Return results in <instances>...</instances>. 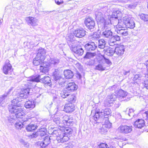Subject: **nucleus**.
Segmentation results:
<instances>
[{
  "instance_id": "59",
  "label": "nucleus",
  "mask_w": 148,
  "mask_h": 148,
  "mask_svg": "<svg viewBox=\"0 0 148 148\" xmlns=\"http://www.w3.org/2000/svg\"><path fill=\"white\" fill-rule=\"evenodd\" d=\"M38 132L34 133H33L31 136V138H36L38 136Z\"/></svg>"
},
{
  "instance_id": "48",
  "label": "nucleus",
  "mask_w": 148,
  "mask_h": 148,
  "mask_svg": "<svg viewBox=\"0 0 148 148\" xmlns=\"http://www.w3.org/2000/svg\"><path fill=\"white\" fill-rule=\"evenodd\" d=\"M23 126V124L20 121L17 122L15 124V127L17 129H21Z\"/></svg>"
},
{
  "instance_id": "30",
  "label": "nucleus",
  "mask_w": 148,
  "mask_h": 148,
  "mask_svg": "<svg viewBox=\"0 0 148 148\" xmlns=\"http://www.w3.org/2000/svg\"><path fill=\"white\" fill-rule=\"evenodd\" d=\"M60 62L59 60L57 58H51L49 61V64L52 66L57 65Z\"/></svg>"
},
{
  "instance_id": "19",
  "label": "nucleus",
  "mask_w": 148,
  "mask_h": 148,
  "mask_svg": "<svg viewBox=\"0 0 148 148\" xmlns=\"http://www.w3.org/2000/svg\"><path fill=\"white\" fill-rule=\"evenodd\" d=\"M64 109V111L66 112L70 113L73 112L75 108L73 104L69 103L65 105Z\"/></svg>"
},
{
  "instance_id": "62",
  "label": "nucleus",
  "mask_w": 148,
  "mask_h": 148,
  "mask_svg": "<svg viewBox=\"0 0 148 148\" xmlns=\"http://www.w3.org/2000/svg\"><path fill=\"white\" fill-rule=\"evenodd\" d=\"M46 129L45 127H42L40 128V129L38 130V131L37 132H46Z\"/></svg>"
},
{
  "instance_id": "35",
  "label": "nucleus",
  "mask_w": 148,
  "mask_h": 148,
  "mask_svg": "<svg viewBox=\"0 0 148 148\" xmlns=\"http://www.w3.org/2000/svg\"><path fill=\"white\" fill-rule=\"evenodd\" d=\"M19 98L18 97H16L11 101V105L9 107H13L14 106H20L19 104L18 103L19 102Z\"/></svg>"
},
{
  "instance_id": "64",
  "label": "nucleus",
  "mask_w": 148,
  "mask_h": 148,
  "mask_svg": "<svg viewBox=\"0 0 148 148\" xmlns=\"http://www.w3.org/2000/svg\"><path fill=\"white\" fill-rule=\"evenodd\" d=\"M113 36L114 38L117 41H119L120 40V37L119 36L116 35Z\"/></svg>"
},
{
  "instance_id": "37",
  "label": "nucleus",
  "mask_w": 148,
  "mask_h": 148,
  "mask_svg": "<svg viewBox=\"0 0 148 148\" xmlns=\"http://www.w3.org/2000/svg\"><path fill=\"white\" fill-rule=\"evenodd\" d=\"M67 101L70 103H75L76 100V97L74 95L70 94L68 96Z\"/></svg>"
},
{
  "instance_id": "8",
  "label": "nucleus",
  "mask_w": 148,
  "mask_h": 148,
  "mask_svg": "<svg viewBox=\"0 0 148 148\" xmlns=\"http://www.w3.org/2000/svg\"><path fill=\"white\" fill-rule=\"evenodd\" d=\"M123 21L124 23L127 27L131 29H133L135 27V23L132 17H125Z\"/></svg>"
},
{
  "instance_id": "46",
  "label": "nucleus",
  "mask_w": 148,
  "mask_h": 148,
  "mask_svg": "<svg viewBox=\"0 0 148 148\" xmlns=\"http://www.w3.org/2000/svg\"><path fill=\"white\" fill-rule=\"evenodd\" d=\"M138 3L136 2H134V3H132L130 4H127L126 5L127 7L130 9L134 8L136 6Z\"/></svg>"
},
{
  "instance_id": "51",
  "label": "nucleus",
  "mask_w": 148,
  "mask_h": 148,
  "mask_svg": "<svg viewBox=\"0 0 148 148\" xmlns=\"http://www.w3.org/2000/svg\"><path fill=\"white\" fill-rule=\"evenodd\" d=\"M134 110L132 109H129V111L128 113V115L131 117L134 116L135 114L134 113Z\"/></svg>"
},
{
  "instance_id": "5",
  "label": "nucleus",
  "mask_w": 148,
  "mask_h": 148,
  "mask_svg": "<svg viewBox=\"0 0 148 148\" xmlns=\"http://www.w3.org/2000/svg\"><path fill=\"white\" fill-rule=\"evenodd\" d=\"M64 133H62L57 136L56 139L58 143H64L68 141L69 138L67 136V134H71L72 130L69 127L66 128L64 130Z\"/></svg>"
},
{
  "instance_id": "25",
  "label": "nucleus",
  "mask_w": 148,
  "mask_h": 148,
  "mask_svg": "<svg viewBox=\"0 0 148 148\" xmlns=\"http://www.w3.org/2000/svg\"><path fill=\"white\" fill-rule=\"evenodd\" d=\"M103 51L104 53L108 56H112L115 53V50L110 47H106Z\"/></svg>"
},
{
  "instance_id": "52",
  "label": "nucleus",
  "mask_w": 148,
  "mask_h": 148,
  "mask_svg": "<svg viewBox=\"0 0 148 148\" xmlns=\"http://www.w3.org/2000/svg\"><path fill=\"white\" fill-rule=\"evenodd\" d=\"M99 37V34H97L96 32L94 33L92 37V40H95L97 38H98Z\"/></svg>"
},
{
  "instance_id": "49",
  "label": "nucleus",
  "mask_w": 148,
  "mask_h": 148,
  "mask_svg": "<svg viewBox=\"0 0 148 148\" xmlns=\"http://www.w3.org/2000/svg\"><path fill=\"white\" fill-rule=\"evenodd\" d=\"M40 70L41 72L45 73L48 71L49 68L47 67L42 68V67H40Z\"/></svg>"
},
{
  "instance_id": "50",
  "label": "nucleus",
  "mask_w": 148,
  "mask_h": 148,
  "mask_svg": "<svg viewBox=\"0 0 148 148\" xmlns=\"http://www.w3.org/2000/svg\"><path fill=\"white\" fill-rule=\"evenodd\" d=\"M53 101L55 104L58 105L60 103V101L59 100L58 97H54L53 99Z\"/></svg>"
},
{
  "instance_id": "34",
  "label": "nucleus",
  "mask_w": 148,
  "mask_h": 148,
  "mask_svg": "<svg viewBox=\"0 0 148 148\" xmlns=\"http://www.w3.org/2000/svg\"><path fill=\"white\" fill-rule=\"evenodd\" d=\"M117 98L116 95L114 94H111V95L108 96L107 97V101H108L109 104L112 103L113 101L116 100Z\"/></svg>"
},
{
  "instance_id": "42",
  "label": "nucleus",
  "mask_w": 148,
  "mask_h": 148,
  "mask_svg": "<svg viewBox=\"0 0 148 148\" xmlns=\"http://www.w3.org/2000/svg\"><path fill=\"white\" fill-rule=\"evenodd\" d=\"M69 91L67 90L66 89L65 90H63L61 91L60 94L61 97L63 98H65L68 97L70 94L68 93Z\"/></svg>"
},
{
  "instance_id": "2",
  "label": "nucleus",
  "mask_w": 148,
  "mask_h": 148,
  "mask_svg": "<svg viewBox=\"0 0 148 148\" xmlns=\"http://www.w3.org/2000/svg\"><path fill=\"white\" fill-rule=\"evenodd\" d=\"M9 110L10 113L13 114L17 119H21L23 121L25 122L27 120L25 118V113L21 106H14L13 107H9Z\"/></svg>"
},
{
  "instance_id": "41",
  "label": "nucleus",
  "mask_w": 148,
  "mask_h": 148,
  "mask_svg": "<svg viewBox=\"0 0 148 148\" xmlns=\"http://www.w3.org/2000/svg\"><path fill=\"white\" fill-rule=\"evenodd\" d=\"M13 115V114L11 113L10 116L8 117V121L10 123H14L17 119L16 118H15V116Z\"/></svg>"
},
{
  "instance_id": "54",
  "label": "nucleus",
  "mask_w": 148,
  "mask_h": 148,
  "mask_svg": "<svg viewBox=\"0 0 148 148\" xmlns=\"http://www.w3.org/2000/svg\"><path fill=\"white\" fill-rule=\"evenodd\" d=\"M143 117L146 120L148 121V111L145 112L143 113Z\"/></svg>"
},
{
  "instance_id": "58",
  "label": "nucleus",
  "mask_w": 148,
  "mask_h": 148,
  "mask_svg": "<svg viewBox=\"0 0 148 148\" xmlns=\"http://www.w3.org/2000/svg\"><path fill=\"white\" fill-rule=\"evenodd\" d=\"M108 44L110 46H113L116 44L115 43V42L113 41L112 39H110L108 42Z\"/></svg>"
},
{
  "instance_id": "20",
  "label": "nucleus",
  "mask_w": 148,
  "mask_h": 148,
  "mask_svg": "<svg viewBox=\"0 0 148 148\" xmlns=\"http://www.w3.org/2000/svg\"><path fill=\"white\" fill-rule=\"evenodd\" d=\"M29 78H28V81H29V82H28L27 83V85H28V88H24L23 90L22 91L23 92V93H25V94L27 95H28L30 94V95H31V94H30L32 92H30L32 91V88H31V86H32L31 85V82H32L30 81L29 80Z\"/></svg>"
},
{
  "instance_id": "27",
  "label": "nucleus",
  "mask_w": 148,
  "mask_h": 148,
  "mask_svg": "<svg viewBox=\"0 0 148 148\" xmlns=\"http://www.w3.org/2000/svg\"><path fill=\"white\" fill-rule=\"evenodd\" d=\"M121 15V12L117 10L113 12L112 15V18L116 19V21L119 22L118 18H120Z\"/></svg>"
},
{
  "instance_id": "39",
  "label": "nucleus",
  "mask_w": 148,
  "mask_h": 148,
  "mask_svg": "<svg viewBox=\"0 0 148 148\" xmlns=\"http://www.w3.org/2000/svg\"><path fill=\"white\" fill-rule=\"evenodd\" d=\"M106 43L105 41L103 39L99 40L98 47L101 49H103L105 47Z\"/></svg>"
},
{
  "instance_id": "53",
  "label": "nucleus",
  "mask_w": 148,
  "mask_h": 148,
  "mask_svg": "<svg viewBox=\"0 0 148 148\" xmlns=\"http://www.w3.org/2000/svg\"><path fill=\"white\" fill-rule=\"evenodd\" d=\"M108 146L107 144L105 143H101L98 145L99 148H108Z\"/></svg>"
},
{
  "instance_id": "14",
  "label": "nucleus",
  "mask_w": 148,
  "mask_h": 148,
  "mask_svg": "<svg viewBox=\"0 0 148 148\" xmlns=\"http://www.w3.org/2000/svg\"><path fill=\"white\" fill-rule=\"evenodd\" d=\"M103 124H101V123H99L98 124L100 125H102V127L99 128V132H100L101 134H104L107 132V128H109L111 126L112 123H110V127H108L106 126V125H108V123H106V121H102Z\"/></svg>"
},
{
  "instance_id": "18",
  "label": "nucleus",
  "mask_w": 148,
  "mask_h": 148,
  "mask_svg": "<svg viewBox=\"0 0 148 148\" xmlns=\"http://www.w3.org/2000/svg\"><path fill=\"white\" fill-rule=\"evenodd\" d=\"M62 121L64 125L69 126L71 124H73V121L72 118L67 115L64 116L63 118Z\"/></svg>"
},
{
  "instance_id": "29",
  "label": "nucleus",
  "mask_w": 148,
  "mask_h": 148,
  "mask_svg": "<svg viewBox=\"0 0 148 148\" xmlns=\"http://www.w3.org/2000/svg\"><path fill=\"white\" fill-rule=\"evenodd\" d=\"M64 73L65 78L68 79L72 78L74 75L73 72L70 70L64 71Z\"/></svg>"
},
{
  "instance_id": "22",
  "label": "nucleus",
  "mask_w": 148,
  "mask_h": 148,
  "mask_svg": "<svg viewBox=\"0 0 148 148\" xmlns=\"http://www.w3.org/2000/svg\"><path fill=\"white\" fill-rule=\"evenodd\" d=\"M53 78L55 81L59 80V83L60 84L62 85L64 82V81L59 74H57L56 71L53 73Z\"/></svg>"
},
{
  "instance_id": "32",
  "label": "nucleus",
  "mask_w": 148,
  "mask_h": 148,
  "mask_svg": "<svg viewBox=\"0 0 148 148\" xmlns=\"http://www.w3.org/2000/svg\"><path fill=\"white\" fill-rule=\"evenodd\" d=\"M140 18L144 21L146 24H148V15L142 13H140L139 14Z\"/></svg>"
},
{
  "instance_id": "24",
  "label": "nucleus",
  "mask_w": 148,
  "mask_h": 148,
  "mask_svg": "<svg viewBox=\"0 0 148 148\" xmlns=\"http://www.w3.org/2000/svg\"><path fill=\"white\" fill-rule=\"evenodd\" d=\"M46 52L43 48H40L39 49L38 52L37 54V56L40 57L42 60H44L45 58Z\"/></svg>"
},
{
  "instance_id": "40",
  "label": "nucleus",
  "mask_w": 148,
  "mask_h": 148,
  "mask_svg": "<svg viewBox=\"0 0 148 148\" xmlns=\"http://www.w3.org/2000/svg\"><path fill=\"white\" fill-rule=\"evenodd\" d=\"M7 95L8 94H5L0 96V106H2V105L5 103Z\"/></svg>"
},
{
  "instance_id": "36",
  "label": "nucleus",
  "mask_w": 148,
  "mask_h": 148,
  "mask_svg": "<svg viewBox=\"0 0 148 148\" xmlns=\"http://www.w3.org/2000/svg\"><path fill=\"white\" fill-rule=\"evenodd\" d=\"M117 95L120 98H124L127 95V92L122 90H119L118 92Z\"/></svg>"
},
{
  "instance_id": "16",
  "label": "nucleus",
  "mask_w": 148,
  "mask_h": 148,
  "mask_svg": "<svg viewBox=\"0 0 148 148\" xmlns=\"http://www.w3.org/2000/svg\"><path fill=\"white\" fill-rule=\"evenodd\" d=\"M124 52L125 47L124 45H119L115 49V53L118 56H122L124 54Z\"/></svg>"
},
{
  "instance_id": "7",
  "label": "nucleus",
  "mask_w": 148,
  "mask_h": 148,
  "mask_svg": "<svg viewBox=\"0 0 148 148\" xmlns=\"http://www.w3.org/2000/svg\"><path fill=\"white\" fill-rule=\"evenodd\" d=\"M118 131L123 134H127L130 133L132 130V126L127 125H121L117 129Z\"/></svg>"
},
{
  "instance_id": "55",
  "label": "nucleus",
  "mask_w": 148,
  "mask_h": 148,
  "mask_svg": "<svg viewBox=\"0 0 148 148\" xmlns=\"http://www.w3.org/2000/svg\"><path fill=\"white\" fill-rule=\"evenodd\" d=\"M26 95L25 94V93H23L22 91L21 93H20L17 96L18 97H19V98L20 97L23 98H25L27 97Z\"/></svg>"
},
{
  "instance_id": "4",
  "label": "nucleus",
  "mask_w": 148,
  "mask_h": 148,
  "mask_svg": "<svg viewBox=\"0 0 148 148\" xmlns=\"http://www.w3.org/2000/svg\"><path fill=\"white\" fill-rule=\"evenodd\" d=\"M77 42L76 40H71L68 42V44L71 50L78 56H82L84 53V50L82 48L77 47Z\"/></svg>"
},
{
  "instance_id": "15",
  "label": "nucleus",
  "mask_w": 148,
  "mask_h": 148,
  "mask_svg": "<svg viewBox=\"0 0 148 148\" xmlns=\"http://www.w3.org/2000/svg\"><path fill=\"white\" fill-rule=\"evenodd\" d=\"M84 47L86 50L90 51L94 50L97 48V46L92 42L86 44Z\"/></svg>"
},
{
  "instance_id": "33",
  "label": "nucleus",
  "mask_w": 148,
  "mask_h": 148,
  "mask_svg": "<svg viewBox=\"0 0 148 148\" xmlns=\"http://www.w3.org/2000/svg\"><path fill=\"white\" fill-rule=\"evenodd\" d=\"M44 60H42L40 57L38 56L35 58L33 60V64L35 66H38L42 63Z\"/></svg>"
},
{
  "instance_id": "1",
  "label": "nucleus",
  "mask_w": 148,
  "mask_h": 148,
  "mask_svg": "<svg viewBox=\"0 0 148 148\" xmlns=\"http://www.w3.org/2000/svg\"><path fill=\"white\" fill-rule=\"evenodd\" d=\"M111 113V110L109 108H106L104 110H102L101 111L99 109H97L95 114L94 116V119L95 121L99 119H103V121H106L108 125L106 126L109 127L110 126V123L108 120V117Z\"/></svg>"
},
{
  "instance_id": "43",
  "label": "nucleus",
  "mask_w": 148,
  "mask_h": 148,
  "mask_svg": "<svg viewBox=\"0 0 148 148\" xmlns=\"http://www.w3.org/2000/svg\"><path fill=\"white\" fill-rule=\"evenodd\" d=\"M62 117H61V118ZM53 121L57 125L59 124L61 122V120L60 117L55 116L53 118Z\"/></svg>"
},
{
  "instance_id": "31",
  "label": "nucleus",
  "mask_w": 148,
  "mask_h": 148,
  "mask_svg": "<svg viewBox=\"0 0 148 148\" xmlns=\"http://www.w3.org/2000/svg\"><path fill=\"white\" fill-rule=\"evenodd\" d=\"M37 128L36 125L30 123L26 127V129L27 131L30 132L36 129Z\"/></svg>"
},
{
  "instance_id": "61",
  "label": "nucleus",
  "mask_w": 148,
  "mask_h": 148,
  "mask_svg": "<svg viewBox=\"0 0 148 148\" xmlns=\"http://www.w3.org/2000/svg\"><path fill=\"white\" fill-rule=\"evenodd\" d=\"M55 2L58 5H60L63 3V1L62 0H55Z\"/></svg>"
},
{
  "instance_id": "45",
  "label": "nucleus",
  "mask_w": 148,
  "mask_h": 148,
  "mask_svg": "<svg viewBox=\"0 0 148 148\" xmlns=\"http://www.w3.org/2000/svg\"><path fill=\"white\" fill-rule=\"evenodd\" d=\"M95 69L99 71H102L105 70V68L103 67L102 64H99L96 66Z\"/></svg>"
},
{
  "instance_id": "10",
  "label": "nucleus",
  "mask_w": 148,
  "mask_h": 148,
  "mask_svg": "<svg viewBox=\"0 0 148 148\" xmlns=\"http://www.w3.org/2000/svg\"><path fill=\"white\" fill-rule=\"evenodd\" d=\"M107 25H103V26H104V29L103 30L102 35L104 37L110 38L112 36V33L110 30L106 28ZM101 27L102 29L103 27Z\"/></svg>"
},
{
  "instance_id": "23",
  "label": "nucleus",
  "mask_w": 148,
  "mask_h": 148,
  "mask_svg": "<svg viewBox=\"0 0 148 148\" xmlns=\"http://www.w3.org/2000/svg\"><path fill=\"white\" fill-rule=\"evenodd\" d=\"M66 89L69 92L76 90L77 89V86L74 82L69 83L66 86Z\"/></svg>"
},
{
  "instance_id": "44",
  "label": "nucleus",
  "mask_w": 148,
  "mask_h": 148,
  "mask_svg": "<svg viewBox=\"0 0 148 148\" xmlns=\"http://www.w3.org/2000/svg\"><path fill=\"white\" fill-rule=\"evenodd\" d=\"M19 141L25 147L28 148L29 146V144L27 142H25L22 139L19 140Z\"/></svg>"
},
{
  "instance_id": "21",
  "label": "nucleus",
  "mask_w": 148,
  "mask_h": 148,
  "mask_svg": "<svg viewBox=\"0 0 148 148\" xmlns=\"http://www.w3.org/2000/svg\"><path fill=\"white\" fill-rule=\"evenodd\" d=\"M145 125V121L142 119H138L135 122L134 126L135 127L141 128Z\"/></svg>"
},
{
  "instance_id": "11",
  "label": "nucleus",
  "mask_w": 148,
  "mask_h": 148,
  "mask_svg": "<svg viewBox=\"0 0 148 148\" xmlns=\"http://www.w3.org/2000/svg\"><path fill=\"white\" fill-rule=\"evenodd\" d=\"M50 143V138L47 137L42 142H38L37 144L40 145V148H49L48 145Z\"/></svg>"
},
{
  "instance_id": "13",
  "label": "nucleus",
  "mask_w": 148,
  "mask_h": 148,
  "mask_svg": "<svg viewBox=\"0 0 148 148\" xmlns=\"http://www.w3.org/2000/svg\"><path fill=\"white\" fill-rule=\"evenodd\" d=\"M73 34L76 37L81 38L86 35V31L83 29H77L73 32Z\"/></svg>"
},
{
  "instance_id": "6",
  "label": "nucleus",
  "mask_w": 148,
  "mask_h": 148,
  "mask_svg": "<svg viewBox=\"0 0 148 148\" xmlns=\"http://www.w3.org/2000/svg\"><path fill=\"white\" fill-rule=\"evenodd\" d=\"M96 19L98 23V27H99L100 25H106L110 24V21L109 19L107 21H106L103 16V15L101 12H97L96 14ZM100 28H101V26Z\"/></svg>"
},
{
  "instance_id": "60",
  "label": "nucleus",
  "mask_w": 148,
  "mask_h": 148,
  "mask_svg": "<svg viewBox=\"0 0 148 148\" xmlns=\"http://www.w3.org/2000/svg\"><path fill=\"white\" fill-rule=\"evenodd\" d=\"M144 87L148 89V79L145 80L143 83Z\"/></svg>"
},
{
  "instance_id": "56",
  "label": "nucleus",
  "mask_w": 148,
  "mask_h": 148,
  "mask_svg": "<svg viewBox=\"0 0 148 148\" xmlns=\"http://www.w3.org/2000/svg\"><path fill=\"white\" fill-rule=\"evenodd\" d=\"M40 67H42V68H45L46 67H47L49 68V65L48 64L47 62H42L41 64Z\"/></svg>"
},
{
  "instance_id": "47",
  "label": "nucleus",
  "mask_w": 148,
  "mask_h": 148,
  "mask_svg": "<svg viewBox=\"0 0 148 148\" xmlns=\"http://www.w3.org/2000/svg\"><path fill=\"white\" fill-rule=\"evenodd\" d=\"M142 76L139 74H137L135 75L134 77L133 78V80L135 82L137 83L136 82H135V80H140L142 79Z\"/></svg>"
},
{
  "instance_id": "26",
  "label": "nucleus",
  "mask_w": 148,
  "mask_h": 148,
  "mask_svg": "<svg viewBox=\"0 0 148 148\" xmlns=\"http://www.w3.org/2000/svg\"><path fill=\"white\" fill-rule=\"evenodd\" d=\"M35 106L34 102L32 100L26 101L25 104V106L27 109L33 108Z\"/></svg>"
},
{
  "instance_id": "28",
  "label": "nucleus",
  "mask_w": 148,
  "mask_h": 148,
  "mask_svg": "<svg viewBox=\"0 0 148 148\" xmlns=\"http://www.w3.org/2000/svg\"><path fill=\"white\" fill-rule=\"evenodd\" d=\"M122 27L121 29H118L116 30L117 33L120 35L122 36H125L128 34V31L127 29H123Z\"/></svg>"
},
{
  "instance_id": "38",
  "label": "nucleus",
  "mask_w": 148,
  "mask_h": 148,
  "mask_svg": "<svg viewBox=\"0 0 148 148\" xmlns=\"http://www.w3.org/2000/svg\"><path fill=\"white\" fill-rule=\"evenodd\" d=\"M96 54L94 53L87 52L84 58L90 59L95 56Z\"/></svg>"
},
{
  "instance_id": "63",
  "label": "nucleus",
  "mask_w": 148,
  "mask_h": 148,
  "mask_svg": "<svg viewBox=\"0 0 148 148\" xmlns=\"http://www.w3.org/2000/svg\"><path fill=\"white\" fill-rule=\"evenodd\" d=\"M38 132V135H40L41 136H43L45 134H46V132Z\"/></svg>"
},
{
  "instance_id": "17",
  "label": "nucleus",
  "mask_w": 148,
  "mask_h": 148,
  "mask_svg": "<svg viewBox=\"0 0 148 148\" xmlns=\"http://www.w3.org/2000/svg\"><path fill=\"white\" fill-rule=\"evenodd\" d=\"M28 24L30 25L33 27H35L38 25V21L35 18L29 17L26 19Z\"/></svg>"
},
{
  "instance_id": "3",
  "label": "nucleus",
  "mask_w": 148,
  "mask_h": 148,
  "mask_svg": "<svg viewBox=\"0 0 148 148\" xmlns=\"http://www.w3.org/2000/svg\"><path fill=\"white\" fill-rule=\"evenodd\" d=\"M29 80L32 82H40L45 84H47L50 86L51 85V81L50 77L47 76L41 78V75L32 76L29 78Z\"/></svg>"
},
{
  "instance_id": "9",
  "label": "nucleus",
  "mask_w": 148,
  "mask_h": 148,
  "mask_svg": "<svg viewBox=\"0 0 148 148\" xmlns=\"http://www.w3.org/2000/svg\"><path fill=\"white\" fill-rule=\"evenodd\" d=\"M87 27L90 30H93L95 26V23L93 19L90 17H88L85 21Z\"/></svg>"
},
{
  "instance_id": "12",
  "label": "nucleus",
  "mask_w": 148,
  "mask_h": 148,
  "mask_svg": "<svg viewBox=\"0 0 148 148\" xmlns=\"http://www.w3.org/2000/svg\"><path fill=\"white\" fill-rule=\"evenodd\" d=\"M12 67V66L9 63V61L7 60L3 68V73L5 74H8L11 72Z\"/></svg>"
},
{
  "instance_id": "57",
  "label": "nucleus",
  "mask_w": 148,
  "mask_h": 148,
  "mask_svg": "<svg viewBox=\"0 0 148 148\" xmlns=\"http://www.w3.org/2000/svg\"><path fill=\"white\" fill-rule=\"evenodd\" d=\"M103 58L106 64L110 65L112 64V63L111 61L109 60L106 58L104 57H103Z\"/></svg>"
}]
</instances>
